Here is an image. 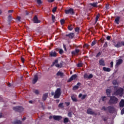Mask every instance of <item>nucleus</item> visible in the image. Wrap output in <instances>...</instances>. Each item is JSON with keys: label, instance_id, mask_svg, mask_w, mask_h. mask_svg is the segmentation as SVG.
<instances>
[{"label": "nucleus", "instance_id": "e433bc0d", "mask_svg": "<svg viewBox=\"0 0 124 124\" xmlns=\"http://www.w3.org/2000/svg\"><path fill=\"white\" fill-rule=\"evenodd\" d=\"M68 117H69V118H72V112H69L68 113Z\"/></svg>", "mask_w": 124, "mask_h": 124}, {"label": "nucleus", "instance_id": "6e6552de", "mask_svg": "<svg viewBox=\"0 0 124 124\" xmlns=\"http://www.w3.org/2000/svg\"><path fill=\"white\" fill-rule=\"evenodd\" d=\"M112 84L114 85V90H118L119 88V84H118V81L116 80H114L112 81Z\"/></svg>", "mask_w": 124, "mask_h": 124}, {"label": "nucleus", "instance_id": "4468645a", "mask_svg": "<svg viewBox=\"0 0 124 124\" xmlns=\"http://www.w3.org/2000/svg\"><path fill=\"white\" fill-rule=\"evenodd\" d=\"M33 21L35 24H38L41 22L40 20H38V18H37V16H34Z\"/></svg>", "mask_w": 124, "mask_h": 124}, {"label": "nucleus", "instance_id": "7c9ffc66", "mask_svg": "<svg viewBox=\"0 0 124 124\" xmlns=\"http://www.w3.org/2000/svg\"><path fill=\"white\" fill-rule=\"evenodd\" d=\"M77 67H82L83 66V63L79 62L77 64Z\"/></svg>", "mask_w": 124, "mask_h": 124}, {"label": "nucleus", "instance_id": "423d86ee", "mask_svg": "<svg viewBox=\"0 0 124 124\" xmlns=\"http://www.w3.org/2000/svg\"><path fill=\"white\" fill-rule=\"evenodd\" d=\"M87 113L89 115H95V116H96V115H97L96 113L93 111V109H92V108H90L87 110Z\"/></svg>", "mask_w": 124, "mask_h": 124}, {"label": "nucleus", "instance_id": "c756f323", "mask_svg": "<svg viewBox=\"0 0 124 124\" xmlns=\"http://www.w3.org/2000/svg\"><path fill=\"white\" fill-rule=\"evenodd\" d=\"M102 54V51H99L96 55V58H99L100 55Z\"/></svg>", "mask_w": 124, "mask_h": 124}, {"label": "nucleus", "instance_id": "393cba45", "mask_svg": "<svg viewBox=\"0 0 124 124\" xmlns=\"http://www.w3.org/2000/svg\"><path fill=\"white\" fill-rule=\"evenodd\" d=\"M97 4H98L97 2L90 3V5H91V6H93V7H97Z\"/></svg>", "mask_w": 124, "mask_h": 124}, {"label": "nucleus", "instance_id": "a878e982", "mask_svg": "<svg viewBox=\"0 0 124 124\" xmlns=\"http://www.w3.org/2000/svg\"><path fill=\"white\" fill-rule=\"evenodd\" d=\"M119 105L120 107H124V100L122 99L119 103Z\"/></svg>", "mask_w": 124, "mask_h": 124}, {"label": "nucleus", "instance_id": "603ef678", "mask_svg": "<svg viewBox=\"0 0 124 124\" xmlns=\"http://www.w3.org/2000/svg\"><path fill=\"white\" fill-rule=\"evenodd\" d=\"M16 20H17V21H18V22H21V17L17 16L16 18Z\"/></svg>", "mask_w": 124, "mask_h": 124}, {"label": "nucleus", "instance_id": "f03ea898", "mask_svg": "<svg viewBox=\"0 0 124 124\" xmlns=\"http://www.w3.org/2000/svg\"><path fill=\"white\" fill-rule=\"evenodd\" d=\"M114 95H119V96H123L124 95V89L123 88H119L114 92Z\"/></svg>", "mask_w": 124, "mask_h": 124}, {"label": "nucleus", "instance_id": "7ed1b4c3", "mask_svg": "<svg viewBox=\"0 0 124 124\" xmlns=\"http://www.w3.org/2000/svg\"><path fill=\"white\" fill-rule=\"evenodd\" d=\"M62 93L61 92V88H58L56 91L54 95V98H60Z\"/></svg>", "mask_w": 124, "mask_h": 124}, {"label": "nucleus", "instance_id": "4c0bfd02", "mask_svg": "<svg viewBox=\"0 0 124 124\" xmlns=\"http://www.w3.org/2000/svg\"><path fill=\"white\" fill-rule=\"evenodd\" d=\"M93 74H91L89 75V76H88V79H92V78H93Z\"/></svg>", "mask_w": 124, "mask_h": 124}, {"label": "nucleus", "instance_id": "1a4fd4ad", "mask_svg": "<svg viewBox=\"0 0 124 124\" xmlns=\"http://www.w3.org/2000/svg\"><path fill=\"white\" fill-rule=\"evenodd\" d=\"M107 109L110 114L114 113V111H115V108L112 106L108 107Z\"/></svg>", "mask_w": 124, "mask_h": 124}, {"label": "nucleus", "instance_id": "864d4df0", "mask_svg": "<svg viewBox=\"0 0 124 124\" xmlns=\"http://www.w3.org/2000/svg\"><path fill=\"white\" fill-rule=\"evenodd\" d=\"M21 61L22 62H23V63H24L25 62V59H24V58L21 57Z\"/></svg>", "mask_w": 124, "mask_h": 124}, {"label": "nucleus", "instance_id": "6e6d98bb", "mask_svg": "<svg viewBox=\"0 0 124 124\" xmlns=\"http://www.w3.org/2000/svg\"><path fill=\"white\" fill-rule=\"evenodd\" d=\"M8 87H13V86H14V84H11V83H8Z\"/></svg>", "mask_w": 124, "mask_h": 124}, {"label": "nucleus", "instance_id": "ddd939ff", "mask_svg": "<svg viewBox=\"0 0 124 124\" xmlns=\"http://www.w3.org/2000/svg\"><path fill=\"white\" fill-rule=\"evenodd\" d=\"M16 112H18L19 113H21L24 111V108L21 106H18L16 107Z\"/></svg>", "mask_w": 124, "mask_h": 124}, {"label": "nucleus", "instance_id": "f3484780", "mask_svg": "<svg viewBox=\"0 0 124 124\" xmlns=\"http://www.w3.org/2000/svg\"><path fill=\"white\" fill-rule=\"evenodd\" d=\"M123 63V60L122 59H119L118 60L116 61V66H119L120 64Z\"/></svg>", "mask_w": 124, "mask_h": 124}, {"label": "nucleus", "instance_id": "a18cd8bd", "mask_svg": "<svg viewBox=\"0 0 124 124\" xmlns=\"http://www.w3.org/2000/svg\"><path fill=\"white\" fill-rule=\"evenodd\" d=\"M63 53V50H62V49H60L59 50V54H60V55H62Z\"/></svg>", "mask_w": 124, "mask_h": 124}, {"label": "nucleus", "instance_id": "680f3d73", "mask_svg": "<svg viewBox=\"0 0 124 124\" xmlns=\"http://www.w3.org/2000/svg\"><path fill=\"white\" fill-rule=\"evenodd\" d=\"M107 40H110V39H111V36H108L107 37Z\"/></svg>", "mask_w": 124, "mask_h": 124}, {"label": "nucleus", "instance_id": "774afa93", "mask_svg": "<svg viewBox=\"0 0 124 124\" xmlns=\"http://www.w3.org/2000/svg\"><path fill=\"white\" fill-rule=\"evenodd\" d=\"M0 101L1 102H3V98L2 97H0Z\"/></svg>", "mask_w": 124, "mask_h": 124}, {"label": "nucleus", "instance_id": "de8ad7c7", "mask_svg": "<svg viewBox=\"0 0 124 124\" xmlns=\"http://www.w3.org/2000/svg\"><path fill=\"white\" fill-rule=\"evenodd\" d=\"M57 11V7H55L54 8L52 9V12L55 13Z\"/></svg>", "mask_w": 124, "mask_h": 124}, {"label": "nucleus", "instance_id": "b1692460", "mask_svg": "<svg viewBox=\"0 0 124 124\" xmlns=\"http://www.w3.org/2000/svg\"><path fill=\"white\" fill-rule=\"evenodd\" d=\"M120 19H121V17L120 16L116 17V18L115 19V22L116 23V24L119 25V24L120 23Z\"/></svg>", "mask_w": 124, "mask_h": 124}, {"label": "nucleus", "instance_id": "58836bf2", "mask_svg": "<svg viewBox=\"0 0 124 124\" xmlns=\"http://www.w3.org/2000/svg\"><path fill=\"white\" fill-rule=\"evenodd\" d=\"M95 44H96V42H95V41H93L91 43V46H94Z\"/></svg>", "mask_w": 124, "mask_h": 124}, {"label": "nucleus", "instance_id": "bf43d9fd", "mask_svg": "<svg viewBox=\"0 0 124 124\" xmlns=\"http://www.w3.org/2000/svg\"><path fill=\"white\" fill-rule=\"evenodd\" d=\"M55 66L56 67H61L60 64H58V63L55 64Z\"/></svg>", "mask_w": 124, "mask_h": 124}, {"label": "nucleus", "instance_id": "f257e3e1", "mask_svg": "<svg viewBox=\"0 0 124 124\" xmlns=\"http://www.w3.org/2000/svg\"><path fill=\"white\" fill-rule=\"evenodd\" d=\"M118 101H119V99H118L117 97L115 96H110L108 102V104L109 105H115V104L118 103Z\"/></svg>", "mask_w": 124, "mask_h": 124}, {"label": "nucleus", "instance_id": "aec40b11", "mask_svg": "<svg viewBox=\"0 0 124 124\" xmlns=\"http://www.w3.org/2000/svg\"><path fill=\"white\" fill-rule=\"evenodd\" d=\"M48 97V93H45L43 94L42 99L43 101H45L46 99Z\"/></svg>", "mask_w": 124, "mask_h": 124}, {"label": "nucleus", "instance_id": "052dcab7", "mask_svg": "<svg viewBox=\"0 0 124 124\" xmlns=\"http://www.w3.org/2000/svg\"><path fill=\"white\" fill-rule=\"evenodd\" d=\"M124 108L121 110V114L124 115Z\"/></svg>", "mask_w": 124, "mask_h": 124}, {"label": "nucleus", "instance_id": "c85d7f7f", "mask_svg": "<svg viewBox=\"0 0 124 124\" xmlns=\"http://www.w3.org/2000/svg\"><path fill=\"white\" fill-rule=\"evenodd\" d=\"M59 62V60L58 59H56L54 62H53L52 64L51 65V66H54L56 63H58Z\"/></svg>", "mask_w": 124, "mask_h": 124}, {"label": "nucleus", "instance_id": "338daca9", "mask_svg": "<svg viewBox=\"0 0 124 124\" xmlns=\"http://www.w3.org/2000/svg\"><path fill=\"white\" fill-rule=\"evenodd\" d=\"M55 0H47L48 2H53Z\"/></svg>", "mask_w": 124, "mask_h": 124}, {"label": "nucleus", "instance_id": "f8f14e48", "mask_svg": "<svg viewBox=\"0 0 124 124\" xmlns=\"http://www.w3.org/2000/svg\"><path fill=\"white\" fill-rule=\"evenodd\" d=\"M113 45L114 47H116V48H121L122 46V43L120 41H119L117 44H116L115 42H113Z\"/></svg>", "mask_w": 124, "mask_h": 124}, {"label": "nucleus", "instance_id": "e2e57ef3", "mask_svg": "<svg viewBox=\"0 0 124 124\" xmlns=\"http://www.w3.org/2000/svg\"><path fill=\"white\" fill-rule=\"evenodd\" d=\"M65 104H66V106H69V105H70V103H69V102H66Z\"/></svg>", "mask_w": 124, "mask_h": 124}, {"label": "nucleus", "instance_id": "9b49d317", "mask_svg": "<svg viewBox=\"0 0 124 124\" xmlns=\"http://www.w3.org/2000/svg\"><path fill=\"white\" fill-rule=\"evenodd\" d=\"M80 52V49L78 48H76L74 51L71 52V54L73 56H76V55H78L79 52Z\"/></svg>", "mask_w": 124, "mask_h": 124}, {"label": "nucleus", "instance_id": "ea45409f", "mask_svg": "<svg viewBox=\"0 0 124 124\" xmlns=\"http://www.w3.org/2000/svg\"><path fill=\"white\" fill-rule=\"evenodd\" d=\"M101 99H102V101L104 102L105 100H106V96H102L101 97Z\"/></svg>", "mask_w": 124, "mask_h": 124}, {"label": "nucleus", "instance_id": "473e14b6", "mask_svg": "<svg viewBox=\"0 0 124 124\" xmlns=\"http://www.w3.org/2000/svg\"><path fill=\"white\" fill-rule=\"evenodd\" d=\"M58 107H59V108H63L64 107L63 106V103H61L59 104L58 105Z\"/></svg>", "mask_w": 124, "mask_h": 124}, {"label": "nucleus", "instance_id": "2f4dec72", "mask_svg": "<svg viewBox=\"0 0 124 124\" xmlns=\"http://www.w3.org/2000/svg\"><path fill=\"white\" fill-rule=\"evenodd\" d=\"M69 31H72L73 30V26L72 25L68 26Z\"/></svg>", "mask_w": 124, "mask_h": 124}, {"label": "nucleus", "instance_id": "5701e85b", "mask_svg": "<svg viewBox=\"0 0 124 124\" xmlns=\"http://www.w3.org/2000/svg\"><path fill=\"white\" fill-rule=\"evenodd\" d=\"M103 70L104 71H106V72H110V71H111V69H110V68H106V67H103Z\"/></svg>", "mask_w": 124, "mask_h": 124}, {"label": "nucleus", "instance_id": "20e7f679", "mask_svg": "<svg viewBox=\"0 0 124 124\" xmlns=\"http://www.w3.org/2000/svg\"><path fill=\"white\" fill-rule=\"evenodd\" d=\"M38 76L41 77V73H38V74H36L34 76V78L32 80V84H35L37 81H38Z\"/></svg>", "mask_w": 124, "mask_h": 124}, {"label": "nucleus", "instance_id": "c9c22d12", "mask_svg": "<svg viewBox=\"0 0 124 124\" xmlns=\"http://www.w3.org/2000/svg\"><path fill=\"white\" fill-rule=\"evenodd\" d=\"M103 47L104 48H107L108 47V43L107 42H106L104 44Z\"/></svg>", "mask_w": 124, "mask_h": 124}, {"label": "nucleus", "instance_id": "0e129e2a", "mask_svg": "<svg viewBox=\"0 0 124 124\" xmlns=\"http://www.w3.org/2000/svg\"><path fill=\"white\" fill-rule=\"evenodd\" d=\"M106 9H109V5L108 4L106 5Z\"/></svg>", "mask_w": 124, "mask_h": 124}, {"label": "nucleus", "instance_id": "4d7b16f0", "mask_svg": "<svg viewBox=\"0 0 124 124\" xmlns=\"http://www.w3.org/2000/svg\"><path fill=\"white\" fill-rule=\"evenodd\" d=\"M89 77V76H88V74H84V78H87Z\"/></svg>", "mask_w": 124, "mask_h": 124}, {"label": "nucleus", "instance_id": "39448f33", "mask_svg": "<svg viewBox=\"0 0 124 124\" xmlns=\"http://www.w3.org/2000/svg\"><path fill=\"white\" fill-rule=\"evenodd\" d=\"M65 14H71V15H74L75 14L73 9L71 8L68 10H65Z\"/></svg>", "mask_w": 124, "mask_h": 124}, {"label": "nucleus", "instance_id": "a19ab883", "mask_svg": "<svg viewBox=\"0 0 124 124\" xmlns=\"http://www.w3.org/2000/svg\"><path fill=\"white\" fill-rule=\"evenodd\" d=\"M34 93H35V94H39V90H36L34 91Z\"/></svg>", "mask_w": 124, "mask_h": 124}, {"label": "nucleus", "instance_id": "0eeeda50", "mask_svg": "<svg viewBox=\"0 0 124 124\" xmlns=\"http://www.w3.org/2000/svg\"><path fill=\"white\" fill-rule=\"evenodd\" d=\"M53 119L55 120V121H61V120H62V116H60V115H54L53 116Z\"/></svg>", "mask_w": 124, "mask_h": 124}, {"label": "nucleus", "instance_id": "2eb2a0df", "mask_svg": "<svg viewBox=\"0 0 124 124\" xmlns=\"http://www.w3.org/2000/svg\"><path fill=\"white\" fill-rule=\"evenodd\" d=\"M49 56L51 58H56L57 57V52L52 51L49 52Z\"/></svg>", "mask_w": 124, "mask_h": 124}, {"label": "nucleus", "instance_id": "6ab92c4d", "mask_svg": "<svg viewBox=\"0 0 124 124\" xmlns=\"http://www.w3.org/2000/svg\"><path fill=\"white\" fill-rule=\"evenodd\" d=\"M107 95H108V97H110L111 96V90L109 89H107L106 90Z\"/></svg>", "mask_w": 124, "mask_h": 124}, {"label": "nucleus", "instance_id": "49530a36", "mask_svg": "<svg viewBox=\"0 0 124 124\" xmlns=\"http://www.w3.org/2000/svg\"><path fill=\"white\" fill-rule=\"evenodd\" d=\"M37 3L38 4H41L42 3V2L41 1V0H36Z\"/></svg>", "mask_w": 124, "mask_h": 124}, {"label": "nucleus", "instance_id": "09e8293b", "mask_svg": "<svg viewBox=\"0 0 124 124\" xmlns=\"http://www.w3.org/2000/svg\"><path fill=\"white\" fill-rule=\"evenodd\" d=\"M98 19H99V16H96L95 17V23L98 21Z\"/></svg>", "mask_w": 124, "mask_h": 124}, {"label": "nucleus", "instance_id": "a211bd4d", "mask_svg": "<svg viewBox=\"0 0 124 124\" xmlns=\"http://www.w3.org/2000/svg\"><path fill=\"white\" fill-rule=\"evenodd\" d=\"M99 63L100 65H101L102 66H105V62L103 59H100L99 61Z\"/></svg>", "mask_w": 124, "mask_h": 124}, {"label": "nucleus", "instance_id": "f704fd0d", "mask_svg": "<svg viewBox=\"0 0 124 124\" xmlns=\"http://www.w3.org/2000/svg\"><path fill=\"white\" fill-rule=\"evenodd\" d=\"M75 31H76V32H79V31H80V28L79 27H76L75 29Z\"/></svg>", "mask_w": 124, "mask_h": 124}, {"label": "nucleus", "instance_id": "13d9d810", "mask_svg": "<svg viewBox=\"0 0 124 124\" xmlns=\"http://www.w3.org/2000/svg\"><path fill=\"white\" fill-rule=\"evenodd\" d=\"M89 46V44H85L84 45V47H86V48H88Z\"/></svg>", "mask_w": 124, "mask_h": 124}, {"label": "nucleus", "instance_id": "3c124183", "mask_svg": "<svg viewBox=\"0 0 124 124\" xmlns=\"http://www.w3.org/2000/svg\"><path fill=\"white\" fill-rule=\"evenodd\" d=\"M52 21L54 22L55 19H56V17L53 15H52Z\"/></svg>", "mask_w": 124, "mask_h": 124}, {"label": "nucleus", "instance_id": "79ce46f5", "mask_svg": "<svg viewBox=\"0 0 124 124\" xmlns=\"http://www.w3.org/2000/svg\"><path fill=\"white\" fill-rule=\"evenodd\" d=\"M16 124H22V121L17 120L16 121Z\"/></svg>", "mask_w": 124, "mask_h": 124}, {"label": "nucleus", "instance_id": "9d476101", "mask_svg": "<svg viewBox=\"0 0 124 124\" xmlns=\"http://www.w3.org/2000/svg\"><path fill=\"white\" fill-rule=\"evenodd\" d=\"M76 78H77V75L75 74L72 75L70 78H69L68 82V83H70V82H71L72 81H73V80H75V79H76Z\"/></svg>", "mask_w": 124, "mask_h": 124}, {"label": "nucleus", "instance_id": "37998d69", "mask_svg": "<svg viewBox=\"0 0 124 124\" xmlns=\"http://www.w3.org/2000/svg\"><path fill=\"white\" fill-rule=\"evenodd\" d=\"M64 22H65L64 19H61L60 20V23H61V25H63V24H64Z\"/></svg>", "mask_w": 124, "mask_h": 124}, {"label": "nucleus", "instance_id": "412c9836", "mask_svg": "<svg viewBox=\"0 0 124 124\" xmlns=\"http://www.w3.org/2000/svg\"><path fill=\"white\" fill-rule=\"evenodd\" d=\"M56 76H60V77H63V76H64V75L63 74V73L61 71H58L56 74Z\"/></svg>", "mask_w": 124, "mask_h": 124}, {"label": "nucleus", "instance_id": "4be33fe9", "mask_svg": "<svg viewBox=\"0 0 124 124\" xmlns=\"http://www.w3.org/2000/svg\"><path fill=\"white\" fill-rule=\"evenodd\" d=\"M71 99L74 102H77V101H78V100L76 98V97L74 95H71Z\"/></svg>", "mask_w": 124, "mask_h": 124}, {"label": "nucleus", "instance_id": "8fccbe9b", "mask_svg": "<svg viewBox=\"0 0 124 124\" xmlns=\"http://www.w3.org/2000/svg\"><path fill=\"white\" fill-rule=\"evenodd\" d=\"M101 110H104L105 111H107L108 109L105 106L103 107Z\"/></svg>", "mask_w": 124, "mask_h": 124}, {"label": "nucleus", "instance_id": "c03bdc74", "mask_svg": "<svg viewBox=\"0 0 124 124\" xmlns=\"http://www.w3.org/2000/svg\"><path fill=\"white\" fill-rule=\"evenodd\" d=\"M86 97H87V94L83 95L82 97H81L82 100L85 99V98H86Z\"/></svg>", "mask_w": 124, "mask_h": 124}, {"label": "nucleus", "instance_id": "cd10ccee", "mask_svg": "<svg viewBox=\"0 0 124 124\" xmlns=\"http://www.w3.org/2000/svg\"><path fill=\"white\" fill-rule=\"evenodd\" d=\"M68 122H69V119L67 117H66L64 119V121H63L64 124H67Z\"/></svg>", "mask_w": 124, "mask_h": 124}, {"label": "nucleus", "instance_id": "dca6fc26", "mask_svg": "<svg viewBox=\"0 0 124 124\" xmlns=\"http://www.w3.org/2000/svg\"><path fill=\"white\" fill-rule=\"evenodd\" d=\"M74 33H70L69 34H67L65 35V36L67 37H69V38H70V39H73V37L75 36Z\"/></svg>", "mask_w": 124, "mask_h": 124}, {"label": "nucleus", "instance_id": "72a5a7b5", "mask_svg": "<svg viewBox=\"0 0 124 124\" xmlns=\"http://www.w3.org/2000/svg\"><path fill=\"white\" fill-rule=\"evenodd\" d=\"M78 89H79V86H78V85H75L73 88V90L74 91H76V90H78Z\"/></svg>", "mask_w": 124, "mask_h": 124}, {"label": "nucleus", "instance_id": "69168bd1", "mask_svg": "<svg viewBox=\"0 0 124 124\" xmlns=\"http://www.w3.org/2000/svg\"><path fill=\"white\" fill-rule=\"evenodd\" d=\"M13 10H9L8 13H12L13 12Z\"/></svg>", "mask_w": 124, "mask_h": 124}, {"label": "nucleus", "instance_id": "bb28decb", "mask_svg": "<svg viewBox=\"0 0 124 124\" xmlns=\"http://www.w3.org/2000/svg\"><path fill=\"white\" fill-rule=\"evenodd\" d=\"M11 21H12V16L10 15L8 16V22H9V24H10V22H11Z\"/></svg>", "mask_w": 124, "mask_h": 124}, {"label": "nucleus", "instance_id": "5fc2aeb1", "mask_svg": "<svg viewBox=\"0 0 124 124\" xmlns=\"http://www.w3.org/2000/svg\"><path fill=\"white\" fill-rule=\"evenodd\" d=\"M110 64V67H113L114 65V62H111Z\"/></svg>", "mask_w": 124, "mask_h": 124}]
</instances>
